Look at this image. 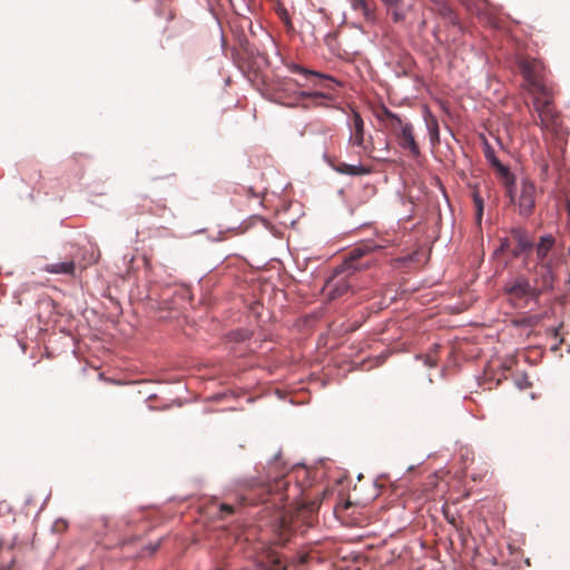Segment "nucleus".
<instances>
[{
	"mask_svg": "<svg viewBox=\"0 0 570 570\" xmlns=\"http://www.w3.org/2000/svg\"><path fill=\"white\" fill-rule=\"evenodd\" d=\"M215 570H223V569H222V568H219V567H216V568H215Z\"/></svg>",
	"mask_w": 570,
	"mask_h": 570,
	"instance_id": "38",
	"label": "nucleus"
},
{
	"mask_svg": "<svg viewBox=\"0 0 570 570\" xmlns=\"http://www.w3.org/2000/svg\"><path fill=\"white\" fill-rule=\"evenodd\" d=\"M542 170H543L544 173H547V171H548V164H544V165H543Z\"/></svg>",
	"mask_w": 570,
	"mask_h": 570,
	"instance_id": "34",
	"label": "nucleus"
},
{
	"mask_svg": "<svg viewBox=\"0 0 570 570\" xmlns=\"http://www.w3.org/2000/svg\"><path fill=\"white\" fill-rule=\"evenodd\" d=\"M383 114L384 116L391 121V130H394V126H400L403 121H405L404 119H402L395 112H392L391 110H389L387 108H384L383 109Z\"/></svg>",
	"mask_w": 570,
	"mask_h": 570,
	"instance_id": "22",
	"label": "nucleus"
},
{
	"mask_svg": "<svg viewBox=\"0 0 570 570\" xmlns=\"http://www.w3.org/2000/svg\"><path fill=\"white\" fill-rule=\"evenodd\" d=\"M556 238L551 234L542 235L539 242L533 246L535 248L537 264L547 263L546 258L553 248Z\"/></svg>",
	"mask_w": 570,
	"mask_h": 570,
	"instance_id": "8",
	"label": "nucleus"
},
{
	"mask_svg": "<svg viewBox=\"0 0 570 570\" xmlns=\"http://www.w3.org/2000/svg\"><path fill=\"white\" fill-rule=\"evenodd\" d=\"M507 246H508V239L505 238V239H503V242L501 243V246L498 248V250L495 253L504 250Z\"/></svg>",
	"mask_w": 570,
	"mask_h": 570,
	"instance_id": "29",
	"label": "nucleus"
},
{
	"mask_svg": "<svg viewBox=\"0 0 570 570\" xmlns=\"http://www.w3.org/2000/svg\"><path fill=\"white\" fill-rule=\"evenodd\" d=\"M432 4L436 3L438 0H430Z\"/></svg>",
	"mask_w": 570,
	"mask_h": 570,
	"instance_id": "36",
	"label": "nucleus"
},
{
	"mask_svg": "<svg viewBox=\"0 0 570 570\" xmlns=\"http://www.w3.org/2000/svg\"><path fill=\"white\" fill-rule=\"evenodd\" d=\"M503 289L512 298L527 299L533 302H537L541 294V289L533 286L530 283V281L523 275H519L508 279L504 283Z\"/></svg>",
	"mask_w": 570,
	"mask_h": 570,
	"instance_id": "2",
	"label": "nucleus"
},
{
	"mask_svg": "<svg viewBox=\"0 0 570 570\" xmlns=\"http://www.w3.org/2000/svg\"><path fill=\"white\" fill-rule=\"evenodd\" d=\"M278 456H279V452H278V453H276V455L274 456V461H275V462L277 461Z\"/></svg>",
	"mask_w": 570,
	"mask_h": 570,
	"instance_id": "35",
	"label": "nucleus"
},
{
	"mask_svg": "<svg viewBox=\"0 0 570 570\" xmlns=\"http://www.w3.org/2000/svg\"><path fill=\"white\" fill-rule=\"evenodd\" d=\"M387 12L391 14L392 21L394 23H401L405 20L407 16L409 8L402 6V2L396 6H385Z\"/></svg>",
	"mask_w": 570,
	"mask_h": 570,
	"instance_id": "16",
	"label": "nucleus"
},
{
	"mask_svg": "<svg viewBox=\"0 0 570 570\" xmlns=\"http://www.w3.org/2000/svg\"><path fill=\"white\" fill-rule=\"evenodd\" d=\"M432 10L443 18L449 24L458 27L459 30H461L456 14L445 0H438L436 3L432 4Z\"/></svg>",
	"mask_w": 570,
	"mask_h": 570,
	"instance_id": "10",
	"label": "nucleus"
},
{
	"mask_svg": "<svg viewBox=\"0 0 570 570\" xmlns=\"http://www.w3.org/2000/svg\"><path fill=\"white\" fill-rule=\"evenodd\" d=\"M358 11L362 13L364 20L367 23H371V24H375L376 23L377 17H376V13H375L374 4L372 2L366 1L364 3V7L358 9Z\"/></svg>",
	"mask_w": 570,
	"mask_h": 570,
	"instance_id": "19",
	"label": "nucleus"
},
{
	"mask_svg": "<svg viewBox=\"0 0 570 570\" xmlns=\"http://www.w3.org/2000/svg\"><path fill=\"white\" fill-rule=\"evenodd\" d=\"M512 235L517 240V249L514 250L513 255L519 256L524 252H529L533 248L534 243L530 238L527 230L522 228H515L512 230Z\"/></svg>",
	"mask_w": 570,
	"mask_h": 570,
	"instance_id": "11",
	"label": "nucleus"
},
{
	"mask_svg": "<svg viewBox=\"0 0 570 570\" xmlns=\"http://www.w3.org/2000/svg\"><path fill=\"white\" fill-rule=\"evenodd\" d=\"M296 99H312L314 106H322L323 100H332L333 97L322 91L302 90L295 94Z\"/></svg>",
	"mask_w": 570,
	"mask_h": 570,
	"instance_id": "14",
	"label": "nucleus"
},
{
	"mask_svg": "<svg viewBox=\"0 0 570 570\" xmlns=\"http://www.w3.org/2000/svg\"><path fill=\"white\" fill-rule=\"evenodd\" d=\"M426 364H428L429 366H433V365H434L433 361H431L430 358H428V360H426Z\"/></svg>",
	"mask_w": 570,
	"mask_h": 570,
	"instance_id": "32",
	"label": "nucleus"
},
{
	"mask_svg": "<svg viewBox=\"0 0 570 570\" xmlns=\"http://www.w3.org/2000/svg\"><path fill=\"white\" fill-rule=\"evenodd\" d=\"M521 75L529 85V87L537 92L544 94V86L542 85L539 75L535 70V66L529 61L522 60L519 63Z\"/></svg>",
	"mask_w": 570,
	"mask_h": 570,
	"instance_id": "6",
	"label": "nucleus"
},
{
	"mask_svg": "<svg viewBox=\"0 0 570 570\" xmlns=\"http://www.w3.org/2000/svg\"><path fill=\"white\" fill-rule=\"evenodd\" d=\"M220 511L227 514H232L234 512V507L230 504L223 503L220 504Z\"/></svg>",
	"mask_w": 570,
	"mask_h": 570,
	"instance_id": "26",
	"label": "nucleus"
},
{
	"mask_svg": "<svg viewBox=\"0 0 570 570\" xmlns=\"http://www.w3.org/2000/svg\"><path fill=\"white\" fill-rule=\"evenodd\" d=\"M288 69L292 72H296V73H299V75L304 76L305 78H307L308 76H315V77H318V78H322V79H327V80H330V81H332V82H334L336 85L338 83L336 80H334L330 76H326V75H323V73H320V72H316V71L303 68V67H301L299 65H296V63L289 65Z\"/></svg>",
	"mask_w": 570,
	"mask_h": 570,
	"instance_id": "18",
	"label": "nucleus"
},
{
	"mask_svg": "<svg viewBox=\"0 0 570 570\" xmlns=\"http://www.w3.org/2000/svg\"><path fill=\"white\" fill-rule=\"evenodd\" d=\"M507 196L521 217L532 216L537 202V186L532 180L522 178L519 184L514 183L507 188Z\"/></svg>",
	"mask_w": 570,
	"mask_h": 570,
	"instance_id": "1",
	"label": "nucleus"
},
{
	"mask_svg": "<svg viewBox=\"0 0 570 570\" xmlns=\"http://www.w3.org/2000/svg\"><path fill=\"white\" fill-rule=\"evenodd\" d=\"M432 10L443 18L449 24L458 27L459 30H461L456 14L445 0H438L436 3L432 4Z\"/></svg>",
	"mask_w": 570,
	"mask_h": 570,
	"instance_id": "9",
	"label": "nucleus"
},
{
	"mask_svg": "<svg viewBox=\"0 0 570 570\" xmlns=\"http://www.w3.org/2000/svg\"><path fill=\"white\" fill-rule=\"evenodd\" d=\"M76 269L72 261L47 264L45 271L50 274L73 275Z\"/></svg>",
	"mask_w": 570,
	"mask_h": 570,
	"instance_id": "13",
	"label": "nucleus"
},
{
	"mask_svg": "<svg viewBox=\"0 0 570 570\" xmlns=\"http://www.w3.org/2000/svg\"><path fill=\"white\" fill-rule=\"evenodd\" d=\"M381 151H384V153L389 151V142L387 141L384 142L383 148L381 149Z\"/></svg>",
	"mask_w": 570,
	"mask_h": 570,
	"instance_id": "30",
	"label": "nucleus"
},
{
	"mask_svg": "<svg viewBox=\"0 0 570 570\" xmlns=\"http://www.w3.org/2000/svg\"><path fill=\"white\" fill-rule=\"evenodd\" d=\"M394 132L396 142L401 149L409 153L413 158L421 156L420 146L415 139L414 127L409 120L403 121L400 126H394Z\"/></svg>",
	"mask_w": 570,
	"mask_h": 570,
	"instance_id": "3",
	"label": "nucleus"
},
{
	"mask_svg": "<svg viewBox=\"0 0 570 570\" xmlns=\"http://www.w3.org/2000/svg\"><path fill=\"white\" fill-rule=\"evenodd\" d=\"M485 158L492 165L493 158H498L494 154V150L491 147L485 149Z\"/></svg>",
	"mask_w": 570,
	"mask_h": 570,
	"instance_id": "25",
	"label": "nucleus"
},
{
	"mask_svg": "<svg viewBox=\"0 0 570 570\" xmlns=\"http://www.w3.org/2000/svg\"><path fill=\"white\" fill-rule=\"evenodd\" d=\"M332 168L336 173L347 176H364L371 173V170L364 167L362 164L351 165L346 163H340L337 165H332Z\"/></svg>",
	"mask_w": 570,
	"mask_h": 570,
	"instance_id": "12",
	"label": "nucleus"
},
{
	"mask_svg": "<svg viewBox=\"0 0 570 570\" xmlns=\"http://www.w3.org/2000/svg\"><path fill=\"white\" fill-rule=\"evenodd\" d=\"M374 248H377L376 246H373L372 244H361L356 247H354L350 253V262H347V268L353 271H361L363 268H366L370 263L366 262L364 264H358L356 261L367 253L372 252Z\"/></svg>",
	"mask_w": 570,
	"mask_h": 570,
	"instance_id": "7",
	"label": "nucleus"
},
{
	"mask_svg": "<svg viewBox=\"0 0 570 570\" xmlns=\"http://www.w3.org/2000/svg\"><path fill=\"white\" fill-rule=\"evenodd\" d=\"M472 199H473V203H474V206H475V218H476V222H478V224H481L482 216H483V210H484L483 199H482L481 195L478 191H474L472 194Z\"/></svg>",
	"mask_w": 570,
	"mask_h": 570,
	"instance_id": "20",
	"label": "nucleus"
},
{
	"mask_svg": "<svg viewBox=\"0 0 570 570\" xmlns=\"http://www.w3.org/2000/svg\"><path fill=\"white\" fill-rule=\"evenodd\" d=\"M517 385H518V387H519V389H521V390H522V389L528 387V386L530 385V383H529V382H528V380L524 377V379H522V380L518 381V382H517Z\"/></svg>",
	"mask_w": 570,
	"mask_h": 570,
	"instance_id": "27",
	"label": "nucleus"
},
{
	"mask_svg": "<svg viewBox=\"0 0 570 570\" xmlns=\"http://www.w3.org/2000/svg\"><path fill=\"white\" fill-rule=\"evenodd\" d=\"M373 158H375V159H382V160H383V159H385V157H384V156H373Z\"/></svg>",
	"mask_w": 570,
	"mask_h": 570,
	"instance_id": "33",
	"label": "nucleus"
},
{
	"mask_svg": "<svg viewBox=\"0 0 570 570\" xmlns=\"http://www.w3.org/2000/svg\"><path fill=\"white\" fill-rule=\"evenodd\" d=\"M347 126L350 128L348 140L352 145L360 147L367 155H372L374 149L365 141L364 121L358 111L352 110Z\"/></svg>",
	"mask_w": 570,
	"mask_h": 570,
	"instance_id": "4",
	"label": "nucleus"
},
{
	"mask_svg": "<svg viewBox=\"0 0 570 570\" xmlns=\"http://www.w3.org/2000/svg\"><path fill=\"white\" fill-rule=\"evenodd\" d=\"M425 126L432 142L439 139V125L435 118H425Z\"/></svg>",
	"mask_w": 570,
	"mask_h": 570,
	"instance_id": "21",
	"label": "nucleus"
},
{
	"mask_svg": "<svg viewBox=\"0 0 570 570\" xmlns=\"http://www.w3.org/2000/svg\"><path fill=\"white\" fill-rule=\"evenodd\" d=\"M157 547H158L157 544L156 546H150V552L151 553L155 552L157 550Z\"/></svg>",
	"mask_w": 570,
	"mask_h": 570,
	"instance_id": "31",
	"label": "nucleus"
},
{
	"mask_svg": "<svg viewBox=\"0 0 570 570\" xmlns=\"http://www.w3.org/2000/svg\"><path fill=\"white\" fill-rule=\"evenodd\" d=\"M432 4L436 3L438 0H430Z\"/></svg>",
	"mask_w": 570,
	"mask_h": 570,
	"instance_id": "37",
	"label": "nucleus"
},
{
	"mask_svg": "<svg viewBox=\"0 0 570 570\" xmlns=\"http://www.w3.org/2000/svg\"><path fill=\"white\" fill-rule=\"evenodd\" d=\"M492 166L498 170L500 177L503 180V185L505 186V188H508L511 185H514V183H517L515 177L510 171L509 167L503 165L498 158H493Z\"/></svg>",
	"mask_w": 570,
	"mask_h": 570,
	"instance_id": "15",
	"label": "nucleus"
},
{
	"mask_svg": "<svg viewBox=\"0 0 570 570\" xmlns=\"http://www.w3.org/2000/svg\"><path fill=\"white\" fill-rule=\"evenodd\" d=\"M381 2L384 6H396V4H400L402 2V0H381Z\"/></svg>",
	"mask_w": 570,
	"mask_h": 570,
	"instance_id": "28",
	"label": "nucleus"
},
{
	"mask_svg": "<svg viewBox=\"0 0 570 570\" xmlns=\"http://www.w3.org/2000/svg\"><path fill=\"white\" fill-rule=\"evenodd\" d=\"M353 11H358L367 0H347Z\"/></svg>",
	"mask_w": 570,
	"mask_h": 570,
	"instance_id": "24",
	"label": "nucleus"
},
{
	"mask_svg": "<svg viewBox=\"0 0 570 570\" xmlns=\"http://www.w3.org/2000/svg\"><path fill=\"white\" fill-rule=\"evenodd\" d=\"M331 286H332V294H331L332 297L342 295L348 288V285L346 284L345 281H337L336 283H334Z\"/></svg>",
	"mask_w": 570,
	"mask_h": 570,
	"instance_id": "23",
	"label": "nucleus"
},
{
	"mask_svg": "<svg viewBox=\"0 0 570 570\" xmlns=\"http://www.w3.org/2000/svg\"><path fill=\"white\" fill-rule=\"evenodd\" d=\"M544 97H534L533 106L534 110L539 115L540 126L542 128L549 127L550 122H552L556 118V111L552 107L551 100L547 97L546 92L542 94Z\"/></svg>",
	"mask_w": 570,
	"mask_h": 570,
	"instance_id": "5",
	"label": "nucleus"
},
{
	"mask_svg": "<svg viewBox=\"0 0 570 570\" xmlns=\"http://www.w3.org/2000/svg\"><path fill=\"white\" fill-rule=\"evenodd\" d=\"M540 267L541 278H542V287L543 288H552L553 286V271L550 263H542L538 265Z\"/></svg>",
	"mask_w": 570,
	"mask_h": 570,
	"instance_id": "17",
	"label": "nucleus"
}]
</instances>
